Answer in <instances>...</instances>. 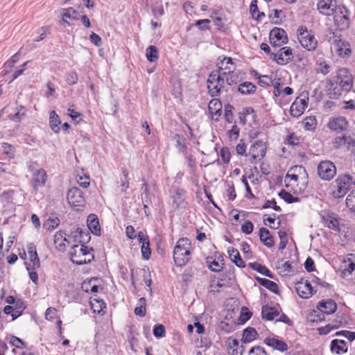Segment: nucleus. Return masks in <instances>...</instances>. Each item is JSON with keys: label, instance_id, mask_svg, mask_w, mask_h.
Wrapping results in <instances>:
<instances>
[{"label": "nucleus", "instance_id": "obj_1", "mask_svg": "<svg viewBox=\"0 0 355 355\" xmlns=\"http://www.w3.org/2000/svg\"><path fill=\"white\" fill-rule=\"evenodd\" d=\"M353 85L352 76L348 69H340L333 80H327L326 87L330 98H336L343 92H349Z\"/></svg>", "mask_w": 355, "mask_h": 355}, {"label": "nucleus", "instance_id": "obj_2", "mask_svg": "<svg viewBox=\"0 0 355 355\" xmlns=\"http://www.w3.org/2000/svg\"><path fill=\"white\" fill-rule=\"evenodd\" d=\"M193 248L187 238H181L176 242L173 249V260L178 267H183L191 259Z\"/></svg>", "mask_w": 355, "mask_h": 355}, {"label": "nucleus", "instance_id": "obj_3", "mask_svg": "<svg viewBox=\"0 0 355 355\" xmlns=\"http://www.w3.org/2000/svg\"><path fill=\"white\" fill-rule=\"evenodd\" d=\"M317 309L311 314V320L318 322L324 320L325 315L334 313L337 309V304L333 300H323L319 302Z\"/></svg>", "mask_w": 355, "mask_h": 355}, {"label": "nucleus", "instance_id": "obj_4", "mask_svg": "<svg viewBox=\"0 0 355 355\" xmlns=\"http://www.w3.org/2000/svg\"><path fill=\"white\" fill-rule=\"evenodd\" d=\"M28 171L32 174L31 185L33 190L37 192L40 188L43 187L47 181V174L44 169L37 168L36 162H31L28 167Z\"/></svg>", "mask_w": 355, "mask_h": 355}, {"label": "nucleus", "instance_id": "obj_5", "mask_svg": "<svg viewBox=\"0 0 355 355\" xmlns=\"http://www.w3.org/2000/svg\"><path fill=\"white\" fill-rule=\"evenodd\" d=\"M209 94L211 96L219 95L225 85V76L220 71H211L207 80Z\"/></svg>", "mask_w": 355, "mask_h": 355}, {"label": "nucleus", "instance_id": "obj_6", "mask_svg": "<svg viewBox=\"0 0 355 355\" xmlns=\"http://www.w3.org/2000/svg\"><path fill=\"white\" fill-rule=\"evenodd\" d=\"M297 39L303 48L307 51H313L318 46L314 34L305 26H300L297 31Z\"/></svg>", "mask_w": 355, "mask_h": 355}, {"label": "nucleus", "instance_id": "obj_7", "mask_svg": "<svg viewBox=\"0 0 355 355\" xmlns=\"http://www.w3.org/2000/svg\"><path fill=\"white\" fill-rule=\"evenodd\" d=\"M334 15V24L339 31L346 30L350 24L349 11L343 6H338Z\"/></svg>", "mask_w": 355, "mask_h": 355}, {"label": "nucleus", "instance_id": "obj_8", "mask_svg": "<svg viewBox=\"0 0 355 355\" xmlns=\"http://www.w3.org/2000/svg\"><path fill=\"white\" fill-rule=\"evenodd\" d=\"M352 179L353 178L348 174L340 175L337 178L336 180L337 189L334 191L336 198H342L347 193L352 185Z\"/></svg>", "mask_w": 355, "mask_h": 355}, {"label": "nucleus", "instance_id": "obj_9", "mask_svg": "<svg viewBox=\"0 0 355 355\" xmlns=\"http://www.w3.org/2000/svg\"><path fill=\"white\" fill-rule=\"evenodd\" d=\"M318 174L321 179L330 180L336 174V167L329 160L322 161L318 166Z\"/></svg>", "mask_w": 355, "mask_h": 355}, {"label": "nucleus", "instance_id": "obj_10", "mask_svg": "<svg viewBox=\"0 0 355 355\" xmlns=\"http://www.w3.org/2000/svg\"><path fill=\"white\" fill-rule=\"evenodd\" d=\"M266 153V146L262 141L258 140L253 143L249 150L248 155L251 163H257L261 160Z\"/></svg>", "mask_w": 355, "mask_h": 355}, {"label": "nucleus", "instance_id": "obj_11", "mask_svg": "<svg viewBox=\"0 0 355 355\" xmlns=\"http://www.w3.org/2000/svg\"><path fill=\"white\" fill-rule=\"evenodd\" d=\"M269 40L273 48L280 47L288 42L286 32L283 28L275 27L270 32Z\"/></svg>", "mask_w": 355, "mask_h": 355}, {"label": "nucleus", "instance_id": "obj_12", "mask_svg": "<svg viewBox=\"0 0 355 355\" xmlns=\"http://www.w3.org/2000/svg\"><path fill=\"white\" fill-rule=\"evenodd\" d=\"M67 201L73 207H81L85 204V197L83 191L78 187H73L67 192Z\"/></svg>", "mask_w": 355, "mask_h": 355}, {"label": "nucleus", "instance_id": "obj_13", "mask_svg": "<svg viewBox=\"0 0 355 355\" xmlns=\"http://www.w3.org/2000/svg\"><path fill=\"white\" fill-rule=\"evenodd\" d=\"M293 50L289 46H284L279 49L277 53H271L270 58L278 64L284 65L288 63L291 60Z\"/></svg>", "mask_w": 355, "mask_h": 355}, {"label": "nucleus", "instance_id": "obj_14", "mask_svg": "<svg viewBox=\"0 0 355 355\" xmlns=\"http://www.w3.org/2000/svg\"><path fill=\"white\" fill-rule=\"evenodd\" d=\"M295 291L297 295L302 299H308L311 297L315 292L311 283L308 280L303 279H301L296 283Z\"/></svg>", "mask_w": 355, "mask_h": 355}, {"label": "nucleus", "instance_id": "obj_15", "mask_svg": "<svg viewBox=\"0 0 355 355\" xmlns=\"http://www.w3.org/2000/svg\"><path fill=\"white\" fill-rule=\"evenodd\" d=\"M308 107V99L297 97L290 107V113L293 117L300 116Z\"/></svg>", "mask_w": 355, "mask_h": 355}, {"label": "nucleus", "instance_id": "obj_16", "mask_svg": "<svg viewBox=\"0 0 355 355\" xmlns=\"http://www.w3.org/2000/svg\"><path fill=\"white\" fill-rule=\"evenodd\" d=\"M236 66L231 58L224 57L220 62L217 64V69L220 73L224 76L232 73L235 70Z\"/></svg>", "mask_w": 355, "mask_h": 355}, {"label": "nucleus", "instance_id": "obj_17", "mask_svg": "<svg viewBox=\"0 0 355 355\" xmlns=\"http://www.w3.org/2000/svg\"><path fill=\"white\" fill-rule=\"evenodd\" d=\"M317 6L319 12L324 15H332L338 7L334 0H319Z\"/></svg>", "mask_w": 355, "mask_h": 355}, {"label": "nucleus", "instance_id": "obj_18", "mask_svg": "<svg viewBox=\"0 0 355 355\" xmlns=\"http://www.w3.org/2000/svg\"><path fill=\"white\" fill-rule=\"evenodd\" d=\"M348 122L344 116H337L331 119L328 123L329 128L336 132H341L346 130Z\"/></svg>", "mask_w": 355, "mask_h": 355}, {"label": "nucleus", "instance_id": "obj_19", "mask_svg": "<svg viewBox=\"0 0 355 355\" xmlns=\"http://www.w3.org/2000/svg\"><path fill=\"white\" fill-rule=\"evenodd\" d=\"M86 252H88V246H85L83 244L73 245L70 252L71 261L76 264V260L84 259Z\"/></svg>", "mask_w": 355, "mask_h": 355}, {"label": "nucleus", "instance_id": "obj_20", "mask_svg": "<svg viewBox=\"0 0 355 355\" xmlns=\"http://www.w3.org/2000/svg\"><path fill=\"white\" fill-rule=\"evenodd\" d=\"M87 223L88 229L93 234L96 236L101 235V227L99 225V220L96 214H89L87 216Z\"/></svg>", "mask_w": 355, "mask_h": 355}, {"label": "nucleus", "instance_id": "obj_21", "mask_svg": "<svg viewBox=\"0 0 355 355\" xmlns=\"http://www.w3.org/2000/svg\"><path fill=\"white\" fill-rule=\"evenodd\" d=\"M82 234H85V236L87 237L88 232L86 230H83L81 227H76L73 228V230L71 231L70 234L67 236L69 241L73 239L74 241L80 243V244L88 242L87 239H83Z\"/></svg>", "mask_w": 355, "mask_h": 355}, {"label": "nucleus", "instance_id": "obj_22", "mask_svg": "<svg viewBox=\"0 0 355 355\" xmlns=\"http://www.w3.org/2000/svg\"><path fill=\"white\" fill-rule=\"evenodd\" d=\"M331 350L336 354H342L347 352L348 346L344 340L334 339L331 342Z\"/></svg>", "mask_w": 355, "mask_h": 355}, {"label": "nucleus", "instance_id": "obj_23", "mask_svg": "<svg viewBox=\"0 0 355 355\" xmlns=\"http://www.w3.org/2000/svg\"><path fill=\"white\" fill-rule=\"evenodd\" d=\"M12 110L15 111V113H10L8 118L12 121L20 122L26 115L27 111L26 108L16 103L15 106Z\"/></svg>", "mask_w": 355, "mask_h": 355}, {"label": "nucleus", "instance_id": "obj_24", "mask_svg": "<svg viewBox=\"0 0 355 355\" xmlns=\"http://www.w3.org/2000/svg\"><path fill=\"white\" fill-rule=\"evenodd\" d=\"M264 342L268 346L271 347L272 349L280 351L282 352L288 349L287 344L277 338H268L265 339Z\"/></svg>", "mask_w": 355, "mask_h": 355}, {"label": "nucleus", "instance_id": "obj_25", "mask_svg": "<svg viewBox=\"0 0 355 355\" xmlns=\"http://www.w3.org/2000/svg\"><path fill=\"white\" fill-rule=\"evenodd\" d=\"M261 314L263 319L266 320H272L279 314L278 306H263Z\"/></svg>", "mask_w": 355, "mask_h": 355}, {"label": "nucleus", "instance_id": "obj_26", "mask_svg": "<svg viewBox=\"0 0 355 355\" xmlns=\"http://www.w3.org/2000/svg\"><path fill=\"white\" fill-rule=\"evenodd\" d=\"M67 234L62 232H57L54 235V243L56 248L60 251H63L65 249L66 243H69L68 238L66 237Z\"/></svg>", "mask_w": 355, "mask_h": 355}, {"label": "nucleus", "instance_id": "obj_27", "mask_svg": "<svg viewBox=\"0 0 355 355\" xmlns=\"http://www.w3.org/2000/svg\"><path fill=\"white\" fill-rule=\"evenodd\" d=\"M259 238L263 245L268 248H272L275 244L272 234H270V231L265 227L260 228Z\"/></svg>", "mask_w": 355, "mask_h": 355}, {"label": "nucleus", "instance_id": "obj_28", "mask_svg": "<svg viewBox=\"0 0 355 355\" xmlns=\"http://www.w3.org/2000/svg\"><path fill=\"white\" fill-rule=\"evenodd\" d=\"M258 337V333L253 327H247L243 330L241 342L243 343H249L255 340Z\"/></svg>", "mask_w": 355, "mask_h": 355}, {"label": "nucleus", "instance_id": "obj_29", "mask_svg": "<svg viewBox=\"0 0 355 355\" xmlns=\"http://www.w3.org/2000/svg\"><path fill=\"white\" fill-rule=\"evenodd\" d=\"M91 309L94 313L103 315L105 313L104 309L106 308V304L103 300L97 298L91 299L90 302Z\"/></svg>", "mask_w": 355, "mask_h": 355}, {"label": "nucleus", "instance_id": "obj_30", "mask_svg": "<svg viewBox=\"0 0 355 355\" xmlns=\"http://www.w3.org/2000/svg\"><path fill=\"white\" fill-rule=\"evenodd\" d=\"M255 279L260 285L264 286L265 288H266L271 292H272L274 293H278L279 287H278V285L275 282H274L271 280H269L268 279L261 278L259 277H256Z\"/></svg>", "mask_w": 355, "mask_h": 355}, {"label": "nucleus", "instance_id": "obj_31", "mask_svg": "<svg viewBox=\"0 0 355 355\" xmlns=\"http://www.w3.org/2000/svg\"><path fill=\"white\" fill-rule=\"evenodd\" d=\"M228 254L230 258L239 268H245V264L243 260L241 259L239 251L234 248H230L228 249Z\"/></svg>", "mask_w": 355, "mask_h": 355}, {"label": "nucleus", "instance_id": "obj_32", "mask_svg": "<svg viewBox=\"0 0 355 355\" xmlns=\"http://www.w3.org/2000/svg\"><path fill=\"white\" fill-rule=\"evenodd\" d=\"M257 90V86L251 82H243L238 87V91L243 95H250Z\"/></svg>", "mask_w": 355, "mask_h": 355}, {"label": "nucleus", "instance_id": "obj_33", "mask_svg": "<svg viewBox=\"0 0 355 355\" xmlns=\"http://www.w3.org/2000/svg\"><path fill=\"white\" fill-rule=\"evenodd\" d=\"M61 123V121L58 115L54 110L50 112L49 114V125L51 130L55 133H58L60 130V125Z\"/></svg>", "mask_w": 355, "mask_h": 355}, {"label": "nucleus", "instance_id": "obj_34", "mask_svg": "<svg viewBox=\"0 0 355 355\" xmlns=\"http://www.w3.org/2000/svg\"><path fill=\"white\" fill-rule=\"evenodd\" d=\"M249 267L263 275H265L270 278H273V275H272L271 271L268 268H267L265 266H263L257 262H254V263H250Z\"/></svg>", "mask_w": 355, "mask_h": 355}, {"label": "nucleus", "instance_id": "obj_35", "mask_svg": "<svg viewBox=\"0 0 355 355\" xmlns=\"http://www.w3.org/2000/svg\"><path fill=\"white\" fill-rule=\"evenodd\" d=\"M236 324L232 320H225L220 321L218 329L224 334H230L235 330Z\"/></svg>", "mask_w": 355, "mask_h": 355}, {"label": "nucleus", "instance_id": "obj_36", "mask_svg": "<svg viewBox=\"0 0 355 355\" xmlns=\"http://www.w3.org/2000/svg\"><path fill=\"white\" fill-rule=\"evenodd\" d=\"M185 191L183 189H178L173 195V204L176 208H179L184 205Z\"/></svg>", "mask_w": 355, "mask_h": 355}, {"label": "nucleus", "instance_id": "obj_37", "mask_svg": "<svg viewBox=\"0 0 355 355\" xmlns=\"http://www.w3.org/2000/svg\"><path fill=\"white\" fill-rule=\"evenodd\" d=\"M135 314L139 317H144L146 313V299L141 297L139 300L138 305L135 309Z\"/></svg>", "mask_w": 355, "mask_h": 355}, {"label": "nucleus", "instance_id": "obj_38", "mask_svg": "<svg viewBox=\"0 0 355 355\" xmlns=\"http://www.w3.org/2000/svg\"><path fill=\"white\" fill-rule=\"evenodd\" d=\"M302 124L303 128L306 130H309V131L313 130L315 128L316 125H317L316 118L313 116H306L302 121Z\"/></svg>", "mask_w": 355, "mask_h": 355}, {"label": "nucleus", "instance_id": "obj_39", "mask_svg": "<svg viewBox=\"0 0 355 355\" xmlns=\"http://www.w3.org/2000/svg\"><path fill=\"white\" fill-rule=\"evenodd\" d=\"M146 57L147 60L153 62L157 60L159 58L158 49L155 46L150 45L146 49Z\"/></svg>", "mask_w": 355, "mask_h": 355}, {"label": "nucleus", "instance_id": "obj_40", "mask_svg": "<svg viewBox=\"0 0 355 355\" xmlns=\"http://www.w3.org/2000/svg\"><path fill=\"white\" fill-rule=\"evenodd\" d=\"M206 263L208 268L213 272H220L223 269V266L220 265L219 262L214 259L212 257L207 258Z\"/></svg>", "mask_w": 355, "mask_h": 355}, {"label": "nucleus", "instance_id": "obj_41", "mask_svg": "<svg viewBox=\"0 0 355 355\" xmlns=\"http://www.w3.org/2000/svg\"><path fill=\"white\" fill-rule=\"evenodd\" d=\"M6 342L17 348H23L26 347V343L20 338L15 336H9L6 338Z\"/></svg>", "mask_w": 355, "mask_h": 355}, {"label": "nucleus", "instance_id": "obj_42", "mask_svg": "<svg viewBox=\"0 0 355 355\" xmlns=\"http://www.w3.org/2000/svg\"><path fill=\"white\" fill-rule=\"evenodd\" d=\"M325 225L334 231L339 232L340 230L339 222L337 218L331 216H328L324 220Z\"/></svg>", "mask_w": 355, "mask_h": 355}, {"label": "nucleus", "instance_id": "obj_43", "mask_svg": "<svg viewBox=\"0 0 355 355\" xmlns=\"http://www.w3.org/2000/svg\"><path fill=\"white\" fill-rule=\"evenodd\" d=\"M279 196L287 203H293L300 201L297 197H294L291 193L285 190H282L279 193Z\"/></svg>", "mask_w": 355, "mask_h": 355}, {"label": "nucleus", "instance_id": "obj_44", "mask_svg": "<svg viewBox=\"0 0 355 355\" xmlns=\"http://www.w3.org/2000/svg\"><path fill=\"white\" fill-rule=\"evenodd\" d=\"M77 182L80 187L87 188L90 184L89 176L82 171L81 174H77Z\"/></svg>", "mask_w": 355, "mask_h": 355}, {"label": "nucleus", "instance_id": "obj_45", "mask_svg": "<svg viewBox=\"0 0 355 355\" xmlns=\"http://www.w3.org/2000/svg\"><path fill=\"white\" fill-rule=\"evenodd\" d=\"M331 67L324 61L318 60L316 63V71L323 75H327L330 72Z\"/></svg>", "mask_w": 355, "mask_h": 355}, {"label": "nucleus", "instance_id": "obj_46", "mask_svg": "<svg viewBox=\"0 0 355 355\" xmlns=\"http://www.w3.org/2000/svg\"><path fill=\"white\" fill-rule=\"evenodd\" d=\"M3 153L6 157L10 159L15 157V148L12 145L8 143H3L1 145Z\"/></svg>", "mask_w": 355, "mask_h": 355}, {"label": "nucleus", "instance_id": "obj_47", "mask_svg": "<svg viewBox=\"0 0 355 355\" xmlns=\"http://www.w3.org/2000/svg\"><path fill=\"white\" fill-rule=\"evenodd\" d=\"M93 252L94 250L92 248L88 247V252H86L85 254L84 259L81 260H76V265H83L90 263L94 259Z\"/></svg>", "mask_w": 355, "mask_h": 355}, {"label": "nucleus", "instance_id": "obj_48", "mask_svg": "<svg viewBox=\"0 0 355 355\" xmlns=\"http://www.w3.org/2000/svg\"><path fill=\"white\" fill-rule=\"evenodd\" d=\"M60 224V219L56 216H50L45 223L47 230H52L56 228Z\"/></svg>", "mask_w": 355, "mask_h": 355}, {"label": "nucleus", "instance_id": "obj_49", "mask_svg": "<svg viewBox=\"0 0 355 355\" xmlns=\"http://www.w3.org/2000/svg\"><path fill=\"white\" fill-rule=\"evenodd\" d=\"M149 239H146V241H143L141 246V253L143 258L146 260L149 259L151 254V250L149 247Z\"/></svg>", "mask_w": 355, "mask_h": 355}, {"label": "nucleus", "instance_id": "obj_50", "mask_svg": "<svg viewBox=\"0 0 355 355\" xmlns=\"http://www.w3.org/2000/svg\"><path fill=\"white\" fill-rule=\"evenodd\" d=\"M26 270L28 272L29 277L33 281V283L35 284H37L38 281V275L36 272L37 268H31V265L28 263H25Z\"/></svg>", "mask_w": 355, "mask_h": 355}, {"label": "nucleus", "instance_id": "obj_51", "mask_svg": "<svg viewBox=\"0 0 355 355\" xmlns=\"http://www.w3.org/2000/svg\"><path fill=\"white\" fill-rule=\"evenodd\" d=\"M220 156L224 164H228L230 161L231 154L227 147H223L220 150Z\"/></svg>", "mask_w": 355, "mask_h": 355}, {"label": "nucleus", "instance_id": "obj_52", "mask_svg": "<svg viewBox=\"0 0 355 355\" xmlns=\"http://www.w3.org/2000/svg\"><path fill=\"white\" fill-rule=\"evenodd\" d=\"M233 106L230 104H227L225 105V119L230 123H232L233 121Z\"/></svg>", "mask_w": 355, "mask_h": 355}, {"label": "nucleus", "instance_id": "obj_53", "mask_svg": "<svg viewBox=\"0 0 355 355\" xmlns=\"http://www.w3.org/2000/svg\"><path fill=\"white\" fill-rule=\"evenodd\" d=\"M153 334L156 338H162L165 335V327L161 324H157L154 326Z\"/></svg>", "mask_w": 355, "mask_h": 355}, {"label": "nucleus", "instance_id": "obj_54", "mask_svg": "<svg viewBox=\"0 0 355 355\" xmlns=\"http://www.w3.org/2000/svg\"><path fill=\"white\" fill-rule=\"evenodd\" d=\"M220 109H222V104L218 99H212L210 101L208 105L209 112H211L215 110L220 111Z\"/></svg>", "mask_w": 355, "mask_h": 355}, {"label": "nucleus", "instance_id": "obj_55", "mask_svg": "<svg viewBox=\"0 0 355 355\" xmlns=\"http://www.w3.org/2000/svg\"><path fill=\"white\" fill-rule=\"evenodd\" d=\"M141 189L143 190V193L141 194L142 196V202H151V200L150 198V191L148 189V187L146 182H144L142 185Z\"/></svg>", "mask_w": 355, "mask_h": 355}, {"label": "nucleus", "instance_id": "obj_56", "mask_svg": "<svg viewBox=\"0 0 355 355\" xmlns=\"http://www.w3.org/2000/svg\"><path fill=\"white\" fill-rule=\"evenodd\" d=\"M272 208L274 210L277 211H280L282 210L281 207L276 204V201L275 199L268 200L264 204L262 205V209H268Z\"/></svg>", "mask_w": 355, "mask_h": 355}, {"label": "nucleus", "instance_id": "obj_57", "mask_svg": "<svg viewBox=\"0 0 355 355\" xmlns=\"http://www.w3.org/2000/svg\"><path fill=\"white\" fill-rule=\"evenodd\" d=\"M240 130L236 125H234L232 128L228 130L227 135L232 140H236L239 136Z\"/></svg>", "mask_w": 355, "mask_h": 355}, {"label": "nucleus", "instance_id": "obj_58", "mask_svg": "<svg viewBox=\"0 0 355 355\" xmlns=\"http://www.w3.org/2000/svg\"><path fill=\"white\" fill-rule=\"evenodd\" d=\"M67 114L76 123H79L82 119L80 118L81 114L78 112L75 111L73 109L69 108L67 110Z\"/></svg>", "mask_w": 355, "mask_h": 355}, {"label": "nucleus", "instance_id": "obj_59", "mask_svg": "<svg viewBox=\"0 0 355 355\" xmlns=\"http://www.w3.org/2000/svg\"><path fill=\"white\" fill-rule=\"evenodd\" d=\"M241 182H243V184L245 186V191H246L245 197L248 199L254 198V195L252 193V190L250 187V185L248 182V180L245 176L242 177Z\"/></svg>", "mask_w": 355, "mask_h": 355}, {"label": "nucleus", "instance_id": "obj_60", "mask_svg": "<svg viewBox=\"0 0 355 355\" xmlns=\"http://www.w3.org/2000/svg\"><path fill=\"white\" fill-rule=\"evenodd\" d=\"M78 79V75L74 71L68 73L65 76V80L69 85H75L77 83Z\"/></svg>", "mask_w": 355, "mask_h": 355}, {"label": "nucleus", "instance_id": "obj_61", "mask_svg": "<svg viewBox=\"0 0 355 355\" xmlns=\"http://www.w3.org/2000/svg\"><path fill=\"white\" fill-rule=\"evenodd\" d=\"M248 355H267V353L263 347L257 345L249 350Z\"/></svg>", "mask_w": 355, "mask_h": 355}, {"label": "nucleus", "instance_id": "obj_62", "mask_svg": "<svg viewBox=\"0 0 355 355\" xmlns=\"http://www.w3.org/2000/svg\"><path fill=\"white\" fill-rule=\"evenodd\" d=\"M253 223L250 220H245L241 225V231L246 234H251L253 231Z\"/></svg>", "mask_w": 355, "mask_h": 355}, {"label": "nucleus", "instance_id": "obj_63", "mask_svg": "<svg viewBox=\"0 0 355 355\" xmlns=\"http://www.w3.org/2000/svg\"><path fill=\"white\" fill-rule=\"evenodd\" d=\"M226 196L228 200L230 201H232L236 198V194L233 184L228 185V187L226 190Z\"/></svg>", "mask_w": 355, "mask_h": 355}, {"label": "nucleus", "instance_id": "obj_64", "mask_svg": "<svg viewBox=\"0 0 355 355\" xmlns=\"http://www.w3.org/2000/svg\"><path fill=\"white\" fill-rule=\"evenodd\" d=\"M347 142V137L345 136L336 137L333 141V145L335 148H340L345 145Z\"/></svg>", "mask_w": 355, "mask_h": 355}]
</instances>
